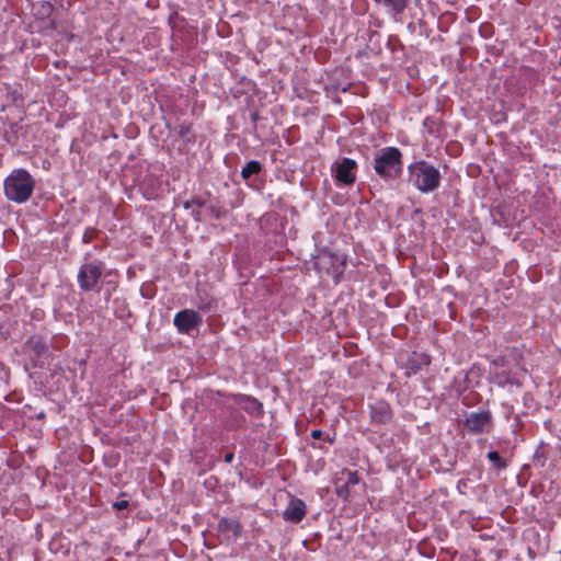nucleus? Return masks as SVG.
Instances as JSON below:
<instances>
[{
	"mask_svg": "<svg viewBox=\"0 0 561 561\" xmlns=\"http://www.w3.org/2000/svg\"><path fill=\"white\" fill-rule=\"evenodd\" d=\"M208 209H209L210 214H211L216 219L220 218V216H221V210H220V208H219V207H216V206H213V205H211V206H209V207H208Z\"/></svg>",
	"mask_w": 561,
	"mask_h": 561,
	"instance_id": "nucleus-22",
	"label": "nucleus"
},
{
	"mask_svg": "<svg viewBox=\"0 0 561 561\" xmlns=\"http://www.w3.org/2000/svg\"><path fill=\"white\" fill-rule=\"evenodd\" d=\"M173 323L181 334H190L203 323V318L193 309H183L174 316Z\"/></svg>",
	"mask_w": 561,
	"mask_h": 561,
	"instance_id": "nucleus-7",
	"label": "nucleus"
},
{
	"mask_svg": "<svg viewBox=\"0 0 561 561\" xmlns=\"http://www.w3.org/2000/svg\"><path fill=\"white\" fill-rule=\"evenodd\" d=\"M307 507L302 500L293 496L283 512V518L294 524L300 523L306 516Z\"/></svg>",
	"mask_w": 561,
	"mask_h": 561,
	"instance_id": "nucleus-11",
	"label": "nucleus"
},
{
	"mask_svg": "<svg viewBox=\"0 0 561 561\" xmlns=\"http://www.w3.org/2000/svg\"><path fill=\"white\" fill-rule=\"evenodd\" d=\"M408 183L423 194L436 191L442 181L439 170L426 160H416L407 167Z\"/></svg>",
	"mask_w": 561,
	"mask_h": 561,
	"instance_id": "nucleus-1",
	"label": "nucleus"
},
{
	"mask_svg": "<svg viewBox=\"0 0 561 561\" xmlns=\"http://www.w3.org/2000/svg\"><path fill=\"white\" fill-rule=\"evenodd\" d=\"M178 135L185 144H192L195 141V135L191 124H181L178 129Z\"/></svg>",
	"mask_w": 561,
	"mask_h": 561,
	"instance_id": "nucleus-17",
	"label": "nucleus"
},
{
	"mask_svg": "<svg viewBox=\"0 0 561 561\" xmlns=\"http://www.w3.org/2000/svg\"><path fill=\"white\" fill-rule=\"evenodd\" d=\"M23 352L30 358L33 367L43 368L48 364L50 352L42 335H32L23 345Z\"/></svg>",
	"mask_w": 561,
	"mask_h": 561,
	"instance_id": "nucleus-5",
	"label": "nucleus"
},
{
	"mask_svg": "<svg viewBox=\"0 0 561 561\" xmlns=\"http://www.w3.org/2000/svg\"><path fill=\"white\" fill-rule=\"evenodd\" d=\"M35 184V179L27 170L14 169L4 180V195L11 202L23 204L32 196Z\"/></svg>",
	"mask_w": 561,
	"mask_h": 561,
	"instance_id": "nucleus-3",
	"label": "nucleus"
},
{
	"mask_svg": "<svg viewBox=\"0 0 561 561\" xmlns=\"http://www.w3.org/2000/svg\"><path fill=\"white\" fill-rule=\"evenodd\" d=\"M323 436V432L321 430H313L311 432V437L314 439H321Z\"/></svg>",
	"mask_w": 561,
	"mask_h": 561,
	"instance_id": "nucleus-23",
	"label": "nucleus"
},
{
	"mask_svg": "<svg viewBox=\"0 0 561 561\" xmlns=\"http://www.w3.org/2000/svg\"><path fill=\"white\" fill-rule=\"evenodd\" d=\"M371 419L374 422L385 424L391 420V411L388 405L380 404L373 409Z\"/></svg>",
	"mask_w": 561,
	"mask_h": 561,
	"instance_id": "nucleus-15",
	"label": "nucleus"
},
{
	"mask_svg": "<svg viewBox=\"0 0 561 561\" xmlns=\"http://www.w3.org/2000/svg\"><path fill=\"white\" fill-rule=\"evenodd\" d=\"M51 10H53V7H51L50 4H47V7H46V11H47V12H50Z\"/></svg>",
	"mask_w": 561,
	"mask_h": 561,
	"instance_id": "nucleus-27",
	"label": "nucleus"
},
{
	"mask_svg": "<svg viewBox=\"0 0 561 561\" xmlns=\"http://www.w3.org/2000/svg\"><path fill=\"white\" fill-rule=\"evenodd\" d=\"M89 240H90V239H89V238H87V232H85V233H84V236H83V241H84V242H88Z\"/></svg>",
	"mask_w": 561,
	"mask_h": 561,
	"instance_id": "nucleus-28",
	"label": "nucleus"
},
{
	"mask_svg": "<svg viewBox=\"0 0 561 561\" xmlns=\"http://www.w3.org/2000/svg\"><path fill=\"white\" fill-rule=\"evenodd\" d=\"M376 4L386 8L394 19L400 16L409 5L410 0H374Z\"/></svg>",
	"mask_w": 561,
	"mask_h": 561,
	"instance_id": "nucleus-13",
	"label": "nucleus"
},
{
	"mask_svg": "<svg viewBox=\"0 0 561 561\" xmlns=\"http://www.w3.org/2000/svg\"><path fill=\"white\" fill-rule=\"evenodd\" d=\"M4 56L2 53H0V62L3 60Z\"/></svg>",
	"mask_w": 561,
	"mask_h": 561,
	"instance_id": "nucleus-30",
	"label": "nucleus"
},
{
	"mask_svg": "<svg viewBox=\"0 0 561 561\" xmlns=\"http://www.w3.org/2000/svg\"><path fill=\"white\" fill-rule=\"evenodd\" d=\"M463 426L473 435L489 433L492 427V414L489 410L472 412L466 417Z\"/></svg>",
	"mask_w": 561,
	"mask_h": 561,
	"instance_id": "nucleus-6",
	"label": "nucleus"
},
{
	"mask_svg": "<svg viewBox=\"0 0 561 561\" xmlns=\"http://www.w3.org/2000/svg\"><path fill=\"white\" fill-rule=\"evenodd\" d=\"M486 458L492 462V467L496 470H504L507 467L506 460L503 459L495 450L489 451Z\"/></svg>",
	"mask_w": 561,
	"mask_h": 561,
	"instance_id": "nucleus-18",
	"label": "nucleus"
},
{
	"mask_svg": "<svg viewBox=\"0 0 561 561\" xmlns=\"http://www.w3.org/2000/svg\"><path fill=\"white\" fill-rule=\"evenodd\" d=\"M341 476L342 477H340L335 482V493L340 499L348 501L351 489L357 485L360 479L357 471H351L347 469H344L341 472Z\"/></svg>",
	"mask_w": 561,
	"mask_h": 561,
	"instance_id": "nucleus-8",
	"label": "nucleus"
},
{
	"mask_svg": "<svg viewBox=\"0 0 561 561\" xmlns=\"http://www.w3.org/2000/svg\"><path fill=\"white\" fill-rule=\"evenodd\" d=\"M262 171V164L256 160L249 161L241 171L243 180L249 181L252 175H256Z\"/></svg>",
	"mask_w": 561,
	"mask_h": 561,
	"instance_id": "nucleus-16",
	"label": "nucleus"
},
{
	"mask_svg": "<svg viewBox=\"0 0 561 561\" xmlns=\"http://www.w3.org/2000/svg\"><path fill=\"white\" fill-rule=\"evenodd\" d=\"M357 168V163L355 160L351 158H343L340 163H336L334 169V178L337 182L343 183L345 185H352L355 180V170Z\"/></svg>",
	"mask_w": 561,
	"mask_h": 561,
	"instance_id": "nucleus-9",
	"label": "nucleus"
},
{
	"mask_svg": "<svg viewBox=\"0 0 561 561\" xmlns=\"http://www.w3.org/2000/svg\"><path fill=\"white\" fill-rule=\"evenodd\" d=\"M327 439H328L331 444L334 442V439H333V438H331V437H328Z\"/></svg>",
	"mask_w": 561,
	"mask_h": 561,
	"instance_id": "nucleus-31",
	"label": "nucleus"
},
{
	"mask_svg": "<svg viewBox=\"0 0 561 561\" xmlns=\"http://www.w3.org/2000/svg\"><path fill=\"white\" fill-rule=\"evenodd\" d=\"M128 505H129V502L127 500H121V501H116L113 503V507L116 511L125 510L128 507Z\"/></svg>",
	"mask_w": 561,
	"mask_h": 561,
	"instance_id": "nucleus-21",
	"label": "nucleus"
},
{
	"mask_svg": "<svg viewBox=\"0 0 561 561\" xmlns=\"http://www.w3.org/2000/svg\"><path fill=\"white\" fill-rule=\"evenodd\" d=\"M329 259L339 261V265L334 266V273L336 274L335 282L337 283L339 282L337 276L344 272V267L346 264L345 259L344 257L340 259L339 256H334V255H330Z\"/></svg>",
	"mask_w": 561,
	"mask_h": 561,
	"instance_id": "nucleus-19",
	"label": "nucleus"
},
{
	"mask_svg": "<svg viewBox=\"0 0 561 561\" xmlns=\"http://www.w3.org/2000/svg\"><path fill=\"white\" fill-rule=\"evenodd\" d=\"M105 263L101 260H93L82 264L78 272L79 288L87 291H100V282L104 275Z\"/></svg>",
	"mask_w": 561,
	"mask_h": 561,
	"instance_id": "nucleus-4",
	"label": "nucleus"
},
{
	"mask_svg": "<svg viewBox=\"0 0 561 561\" xmlns=\"http://www.w3.org/2000/svg\"><path fill=\"white\" fill-rule=\"evenodd\" d=\"M193 205L203 207V206H205V201L201 199V198H192L190 201H186L183 206H184V208L188 209Z\"/></svg>",
	"mask_w": 561,
	"mask_h": 561,
	"instance_id": "nucleus-20",
	"label": "nucleus"
},
{
	"mask_svg": "<svg viewBox=\"0 0 561 561\" xmlns=\"http://www.w3.org/2000/svg\"><path fill=\"white\" fill-rule=\"evenodd\" d=\"M376 174L386 182L394 181L403 172V154L397 147L380 149L373 161Z\"/></svg>",
	"mask_w": 561,
	"mask_h": 561,
	"instance_id": "nucleus-2",
	"label": "nucleus"
},
{
	"mask_svg": "<svg viewBox=\"0 0 561 561\" xmlns=\"http://www.w3.org/2000/svg\"><path fill=\"white\" fill-rule=\"evenodd\" d=\"M199 309L201 310H208V306H201Z\"/></svg>",
	"mask_w": 561,
	"mask_h": 561,
	"instance_id": "nucleus-29",
	"label": "nucleus"
},
{
	"mask_svg": "<svg viewBox=\"0 0 561 561\" xmlns=\"http://www.w3.org/2000/svg\"><path fill=\"white\" fill-rule=\"evenodd\" d=\"M251 118H252V121H253V122H256V121L259 119V114H257V112H253V113L251 114Z\"/></svg>",
	"mask_w": 561,
	"mask_h": 561,
	"instance_id": "nucleus-26",
	"label": "nucleus"
},
{
	"mask_svg": "<svg viewBox=\"0 0 561 561\" xmlns=\"http://www.w3.org/2000/svg\"><path fill=\"white\" fill-rule=\"evenodd\" d=\"M233 458H234V454H233V453H227V454L225 455V462H227V463H231V462H232V460H233Z\"/></svg>",
	"mask_w": 561,
	"mask_h": 561,
	"instance_id": "nucleus-24",
	"label": "nucleus"
},
{
	"mask_svg": "<svg viewBox=\"0 0 561 561\" xmlns=\"http://www.w3.org/2000/svg\"><path fill=\"white\" fill-rule=\"evenodd\" d=\"M192 215L196 221H201V213L198 210H193Z\"/></svg>",
	"mask_w": 561,
	"mask_h": 561,
	"instance_id": "nucleus-25",
	"label": "nucleus"
},
{
	"mask_svg": "<svg viewBox=\"0 0 561 561\" xmlns=\"http://www.w3.org/2000/svg\"><path fill=\"white\" fill-rule=\"evenodd\" d=\"M236 402L240 404L241 408L250 414L260 415L262 413V403L253 397L247 394H239L236 398Z\"/></svg>",
	"mask_w": 561,
	"mask_h": 561,
	"instance_id": "nucleus-14",
	"label": "nucleus"
},
{
	"mask_svg": "<svg viewBox=\"0 0 561 561\" xmlns=\"http://www.w3.org/2000/svg\"><path fill=\"white\" fill-rule=\"evenodd\" d=\"M217 530L224 536V540H237L241 537L243 526L238 519L221 517L217 524Z\"/></svg>",
	"mask_w": 561,
	"mask_h": 561,
	"instance_id": "nucleus-10",
	"label": "nucleus"
},
{
	"mask_svg": "<svg viewBox=\"0 0 561 561\" xmlns=\"http://www.w3.org/2000/svg\"><path fill=\"white\" fill-rule=\"evenodd\" d=\"M431 364V357L425 353L413 352L405 363V375L409 377L420 373L423 368Z\"/></svg>",
	"mask_w": 561,
	"mask_h": 561,
	"instance_id": "nucleus-12",
	"label": "nucleus"
}]
</instances>
